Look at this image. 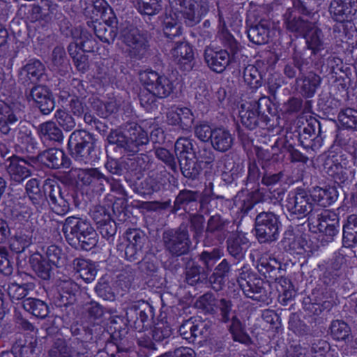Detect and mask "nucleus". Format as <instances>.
Wrapping results in <instances>:
<instances>
[{
  "instance_id": "obj_47",
  "label": "nucleus",
  "mask_w": 357,
  "mask_h": 357,
  "mask_svg": "<svg viewBox=\"0 0 357 357\" xmlns=\"http://www.w3.org/2000/svg\"><path fill=\"white\" fill-rule=\"evenodd\" d=\"M21 160L18 157H12L8 165V172L13 180L20 183L22 181V167Z\"/></svg>"
},
{
  "instance_id": "obj_49",
  "label": "nucleus",
  "mask_w": 357,
  "mask_h": 357,
  "mask_svg": "<svg viewBox=\"0 0 357 357\" xmlns=\"http://www.w3.org/2000/svg\"><path fill=\"white\" fill-rule=\"evenodd\" d=\"M55 118L58 123L67 131L71 130L75 126L73 118L66 111H56Z\"/></svg>"
},
{
  "instance_id": "obj_43",
  "label": "nucleus",
  "mask_w": 357,
  "mask_h": 357,
  "mask_svg": "<svg viewBox=\"0 0 357 357\" xmlns=\"http://www.w3.org/2000/svg\"><path fill=\"white\" fill-rule=\"evenodd\" d=\"M230 331L235 341L245 344L250 342V337L245 333L241 323L236 317L232 319L231 325L230 326Z\"/></svg>"
},
{
  "instance_id": "obj_7",
  "label": "nucleus",
  "mask_w": 357,
  "mask_h": 357,
  "mask_svg": "<svg viewBox=\"0 0 357 357\" xmlns=\"http://www.w3.org/2000/svg\"><path fill=\"white\" fill-rule=\"evenodd\" d=\"M109 141L118 144L129 151L137 152L139 146L148 143L149 137L141 126H135L123 132H112Z\"/></svg>"
},
{
  "instance_id": "obj_20",
  "label": "nucleus",
  "mask_w": 357,
  "mask_h": 357,
  "mask_svg": "<svg viewBox=\"0 0 357 357\" xmlns=\"http://www.w3.org/2000/svg\"><path fill=\"white\" fill-rule=\"evenodd\" d=\"M283 23L286 29L291 33L303 35L312 22L298 16L293 8H287L282 15Z\"/></svg>"
},
{
  "instance_id": "obj_38",
  "label": "nucleus",
  "mask_w": 357,
  "mask_h": 357,
  "mask_svg": "<svg viewBox=\"0 0 357 357\" xmlns=\"http://www.w3.org/2000/svg\"><path fill=\"white\" fill-rule=\"evenodd\" d=\"M51 66L54 70L64 72L68 67V61L64 48L56 46L52 53Z\"/></svg>"
},
{
  "instance_id": "obj_14",
  "label": "nucleus",
  "mask_w": 357,
  "mask_h": 357,
  "mask_svg": "<svg viewBox=\"0 0 357 357\" xmlns=\"http://www.w3.org/2000/svg\"><path fill=\"white\" fill-rule=\"evenodd\" d=\"M167 123L178 126L184 131H190L194 122V116L188 107H172L167 114Z\"/></svg>"
},
{
  "instance_id": "obj_2",
  "label": "nucleus",
  "mask_w": 357,
  "mask_h": 357,
  "mask_svg": "<svg viewBox=\"0 0 357 357\" xmlns=\"http://www.w3.org/2000/svg\"><path fill=\"white\" fill-rule=\"evenodd\" d=\"M219 21L220 40L224 47L229 50L230 53L227 50H215L212 48H206L204 52V59L208 66L218 73H222L229 63L236 61L241 48L240 44L226 29L225 22L220 13Z\"/></svg>"
},
{
  "instance_id": "obj_29",
  "label": "nucleus",
  "mask_w": 357,
  "mask_h": 357,
  "mask_svg": "<svg viewBox=\"0 0 357 357\" xmlns=\"http://www.w3.org/2000/svg\"><path fill=\"white\" fill-rule=\"evenodd\" d=\"M18 120L13 109L3 101H0V132L7 134L10 126L15 124Z\"/></svg>"
},
{
  "instance_id": "obj_22",
  "label": "nucleus",
  "mask_w": 357,
  "mask_h": 357,
  "mask_svg": "<svg viewBox=\"0 0 357 357\" xmlns=\"http://www.w3.org/2000/svg\"><path fill=\"white\" fill-rule=\"evenodd\" d=\"M47 199L52 211L58 215H63L70 210L68 202L61 196L59 187L48 186Z\"/></svg>"
},
{
  "instance_id": "obj_4",
  "label": "nucleus",
  "mask_w": 357,
  "mask_h": 357,
  "mask_svg": "<svg viewBox=\"0 0 357 357\" xmlns=\"http://www.w3.org/2000/svg\"><path fill=\"white\" fill-rule=\"evenodd\" d=\"M171 7L181 13L185 24H198L209 10L208 0H169Z\"/></svg>"
},
{
  "instance_id": "obj_61",
  "label": "nucleus",
  "mask_w": 357,
  "mask_h": 357,
  "mask_svg": "<svg viewBox=\"0 0 357 357\" xmlns=\"http://www.w3.org/2000/svg\"><path fill=\"white\" fill-rule=\"evenodd\" d=\"M161 357H196L195 352L193 349L189 347H179L177 348L173 355L166 354Z\"/></svg>"
},
{
  "instance_id": "obj_64",
  "label": "nucleus",
  "mask_w": 357,
  "mask_h": 357,
  "mask_svg": "<svg viewBox=\"0 0 357 357\" xmlns=\"http://www.w3.org/2000/svg\"><path fill=\"white\" fill-rule=\"evenodd\" d=\"M155 155L158 159L161 160L167 164L172 165L174 163V156L166 149H157L155 151Z\"/></svg>"
},
{
  "instance_id": "obj_35",
  "label": "nucleus",
  "mask_w": 357,
  "mask_h": 357,
  "mask_svg": "<svg viewBox=\"0 0 357 357\" xmlns=\"http://www.w3.org/2000/svg\"><path fill=\"white\" fill-rule=\"evenodd\" d=\"M24 309L37 317L44 318L47 315L46 304L40 300L31 298H24Z\"/></svg>"
},
{
  "instance_id": "obj_57",
  "label": "nucleus",
  "mask_w": 357,
  "mask_h": 357,
  "mask_svg": "<svg viewBox=\"0 0 357 357\" xmlns=\"http://www.w3.org/2000/svg\"><path fill=\"white\" fill-rule=\"evenodd\" d=\"M26 190L31 199H37L40 195V189L38 181L35 178L29 180L26 184Z\"/></svg>"
},
{
  "instance_id": "obj_45",
  "label": "nucleus",
  "mask_w": 357,
  "mask_h": 357,
  "mask_svg": "<svg viewBox=\"0 0 357 357\" xmlns=\"http://www.w3.org/2000/svg\"><path fill=\"white\" fill-rule=\"evenodd\" d=\"M41 134L50 140L60 141L62 139V132L53 122H46L41 125Z\"/></svg>"
},
{
  "instance_id": "obj_10",
  "label": "nucleus",
  "mask_w": 357,
  "mask_h": 357,
  "mask_svg": "<svg viewBox=\"0 0 357 357\" xmlns=\"http://www.w3.org/2000/svg\"><path fill=\"white\" fill-rule=\"evenodd\" d=\"M328 12L334 21H350L357 13V0H332Z\"/></svg>"
},
{
  "instance_id": "obj_36",
  "label": "nucleus",
  "mask_w": 357,
  "mask_h": 357,
  "mask_svg": "<svg viewBox=\"0 0 357 357\" xmlns=\"http://www.w3.org/2000/svg\"><path fill=\"white\" fill-rule=\"evenodd\" d=\"M70 44H76L79 50L84 52H94L98 49L96 39L86 30H82L76 41Z\"/></svg>"
},
{
  "instance_id": "obj_25",
  "label": "nucleus",
  "mask_w": 357,
  "mask_h": 357,
  "mask_svg": "<svg viewBox=\"0 0 357 357\" xmlns=\"http://www.w3.org/2000/svg\"><path fill=\"white\" fill-rule=\"evenodd\" d=\"M293 8L298 13L308 17L316 23L319 18V4L317 0H293Z\"/></svg>"
},
{
  "instance_id": "obj_58",
  "label": "nucleus",
  "mask_w": 357,
  "mask_h": 357,
  "mask_svg": "<svg viewBox=\"0 0 357 357\" xmlns=\"http://www.w3.org/2000/svg\"><path fill=\"white\" fill-rule=\"evenodd\" d=\"M50 357H73L72 350L64 342L54 347L50 352Z\"/></svg>"
},
{
  "instance_id": "obj_5",
  "label": "nucleus",
  "mask_w": 357,
  "mask_h": 357,
  "mask_svg": "<svg viewBox=\"0 0 357 357\" xmlns=\"http://www.w3.org/2000/svg\"><path fill=\"white\" fill-rule=\"evenodd\" d=\"M121 40L127 47L130 58L141 60L149 54V44L145 33L135 27H127L121 32Z\"/></svg>"
},
{
  "instance_id": "obj_21",
  "label": "nucleus",
  "mask_w": 357,
  "mask_h": 357,
  "mask_svg": "<svg viewBox=\"0 0 357 357\" xmlns=\"http://www.w3.org/2000/svg\"><path fill=\"white\" fill-rule=\"evenodd\" d=\"M241 123L250 130H252L258 123V105L257 102H245L241 105L238 110Z\"/></svg>"
},
{
  "instance_id": "obj_52",
  "label": "nucleus",
  "mask_w": 357,
  "mask_h": 357,
  "mask_svg": "<svg viewBox=\"0 0 357 357\" xmlns=\"http://www.w3.org/2000/svg\"><path fill=\"white\" fill-rule=\"evenodd\" d=\"M215 298L211 294H205L196 301L197 307L202 309L208 312L214 310Z\"/></svg>"
},
{
  "instance_id": "obj_9",
  "label": "nucleus",
  "mask_w": 357,
  "mask_h": 357,
  "mask_svg": "<svg viewBox=\"0 0 357 357\" xmlns=\"http://www.w3.org/2000/svg\"><path fill=\"white\" fill-rule=\"evenodd\" d=\"M175 153L179 160L181 168L185 176H190L189 171L195 165V151L192 141L185 137H180L175 144Z\"/></svg>"
},
{
  "instance_id": "obj_56",
  "label": "nucleus",
  "mask_w": 357,
  "mask_h": 357,
  "mask_svg": "<svg viewBox=\"0 0 357 357\" xmlns=\"http://www.w3.org/2000/svg\"><path fill=\"white\" fill-rule=\"evenodd\" d=\"M213 130L206 123H200L195 128V135L202 141L206 142L212 139Z\"/></svg>"
},
{
  "instance_id": "obj_16",
  "label": "nucleus",
  "mask_w": 357,
  "mask_h": 357,
  "mask_svg": "<svg viewBox=\"0 0 357 357\" xmlns=\"http://www.w3.org/2000/svg\"><path fill=\"white\" fill-rule=\"evenodd\" d=\"M238 283L244 294L254 300H258V294L263 290V281L254 275L242 272L238 278Z\"/></svg>"
},
{
  "instance_id": "obj_24",
  "label": "nucleus",
  "mask_w": 357,
  "mask_h": 357,
  "mask_svg": "<svg viewBox=\"0 0 357 357\" xmlns=\"http://www.w3.org/2000/svg\"><path fill=\"white\" fill-rule=\"evenodd\" d=\"M204 323L199 317L191 318L184 321L179 328L180 335L188 342H193L195 338L203 333Z\"/></svg>"
},
{
  "instance_id": "obj_8",
  "label": "nucleus",
  "mask_w": 357,
  "mask_h": 357,
  "mask_svg": "<svg viewBox=\"0 0 357 357\" xmlns=\"http://www.w3.org/2000/svg\"><path fill=\"white\" fill-rule=\"evenodd\" d=\"M278 218L273 213H261L256 218V236L261 243L273 241L279 234Z\"/></svg>"
},
{
  "instance_id": "obj_50",
  "label": "nucleus",
  "mask_w": 357,
  "mask_h": 357,
  "mask_svg": "<svg viewBox=\"0 0 357 357\" xmlns=\"http://www.w3.org/2000/svg\"><path fill=\"white\" fill-rule=\"evenodd\" d=\"M229 268L228 263L225 260H223L215 268V272L214 273L213 276L210 278V281L211 282L216 283L217 282L219 284V287L213 286V289L216 291L221 289L220 284L223 281V277L225 273L228 272Z\"/></svg>"
},
{
  "instance_id": "obj_31",
  "label": "nucleus",
  "mask_w": 357,
  "mask_h": 357,
  "mask_svg": "<svg viewBox=\"0 0 357 357\" xmlns=\"http://www.w3.org/2000/svg\"><path fill=\"white\" fill-rule=\"evenodd\" d=\"M29 262L33 271L40 278L44 280L50 278L51 265L47 262L46 259H44L40 254L35 253L32 255Z\"/></svg>"
},
{
  "instance_id": "obj_13",
  "label": "nucleus",
  "mask_w": 357,
  "mask_h": 357,
  "mask_svg": "<svg viewBox=\"0 0 357 357\" xmlns=\"http://www.w3.org/2000/svg\"><path fill=\"white\" fill-rule=\"evenodd\" d=\"M163 239L166 248L174 255L185 254L189 249L190 241L185 230L166 231Z\"/></svg>"
},
{
  "instance_id": "obj_51",
  "label": "nucleus",
  "mask_w": 357,
  "mask_h": 357,
  "mask_svg": "<svg viewBox=\"0 0 357 357\" xmlns=\"http://www.w3.org/2000/svg\"><path fill=\"white\" fill-rule=\"evenodd\" d=\"M343 234L349 238L357 241V215L353 214L348 217L347 222L343 227Z\"/></svg>"
},
{
  "instance_id": "obj_53",
  "label": "nucleus",
  "mask_w": 357,
  "mask_h": 357,
  "mask_svg": "<svg viewBox=\"0 0 357 357\" xmlns=\"http://www.w3.org/2000/svg\"><path fill=\"white\" fill-rule=\"evenodd\" d=\"M222 256V252L219 248L214 249L211 252L204 251L201 255V259L208 268L212 267L217 260Z\"/></svg>"
},
{
  "instance_id": "obj_42",
  "label": "nucleus",
  "mask_w": 357,
  "mask_h": 357,
  "mask_svg": "<svg viewBox=\"0 0 357 357\" xmlns=\"http://www.w3.org/2000/svg\"><path fill=\"white\" fill-rule=\"evenodd\" d=\"M137 10L144 15H153L162 10L159 0H138Z\"/></svg>"
},
{
  "instance_id": "obj_6",
  "label": "nucleus",
  "mask_w": 357,
  "mask_h": 357,
  "mask_svg": "<svg viewBox=\"0 0 357 357\" xmlns=\"http://www.w3.org/2000/svg\"><path fill=\"white\" fill-rule=\"evenodd\" d=\"M93 144L92 135L85 130L74 131L68 140V146L72 156L75 160L84 163L91 162L93 160L92 155Z\"/></svg>"
},
{
  "instance_id": "obj_3",
  "label": "nucleus",
  "mask_w": 357,
  "mask_h": 357,
  "mask_svg": "<svg viewBox=\"0 0 357 357\" xmlns=\"http://www.w3.org/2000/svg\"><path fill=\"white\" fill-rule=\"evenodd\" d=\"M63 231L70 244L85 250H90L98 242V234L90 223L77 218H66Z\"/></svg>"
},
{
  "instance_id": "obj_63",
  "label": "nucleus",
  "mask_w": 357,
  "mask_h": 357,
  "mask_svg": "<svg viewBox=\"0 0 357 357\" xmlns=\"http://www.w3.org/2000/svg\"><path fill=\"white\" fill-rule=\"evenodd\" d=\"M244 79L249 89H258L261 85L260 78L253 75L252 73L248 74L247 72H245Z\"/></svg>"
},
{
  "instance_id": "obj_19",
  "label": "nucleus",
  "mask_w": 357,
  "mask_h": 357,
  "mask_svg": "<svg viewBox=\"0 0 357 357\" xmlns=\"http://www.w3.org/2000/svg\"><path fill=\"white\" fill-rule=\"evenodd\" d=\"M312 23L302 36L305 40L306 47L316 55L324 49V35L321 29Z\"/></svg>"
},
{
  "instance_id": "obj_60",
  "label": "nucleus",
  "mask_w": 357,
  "mask_h": 357,
  "mask_svg": "<svg viewBox=\"0 0 357 357\" xmlns=\"http://www.w3.org/2000/svg\"><path fill=\"white\" fill-rule=\"evenodd\" d=\"M224 221L220 215L212 216L208 222L207 231L214 232L221 230L224 227Z\"/></svg>"
},
{
  "instance_id": "obj_55",
  "label": "nucleus",
  "mask_w": 357,
  "mask_h": 357,
  "mask_svg": "<svg viewBox=\"0 0 357 357\" xmlns=\"http://www.w3.org/2000/svg\"><path fill=\"white\" fill-rule=\"evenodd\" d=\"M98 224L99 225L100 232L104 238H109L116 234V227L114 222L110 220H105L103 222H98Z\"/></svg>"
},
{
  "instance_id": "obj_37",
  "label": "nucleus",
  "mask_w": 357,
  "mask_h": 357,
  "mask_svg": "<svg viewBox=\"0 0 357 357\" xmlns=\"http://www.w3.org/2000/svg\"><path fill=\"white\" fill-rule=\"evenodd\" d=\"M63 156V152L57 149H50L40 155L42 162L51 168H58L62 164Z\"/></svg>"
},
{
  "instance_id": "obj_17",
  "label": "nucleus",
  "mask_w": 357,
  "mask_h": 357,
  "mask_svg": "<svg viewBox=\"0 0 357 357\" xmlns=\"http://www.w3.org/2000/svg\"><path fill=\"white\" fill-rule=\"evenodd\" d=\"M171 54L175 61L179 64L184 70L189 71L192 68L194 53L192 47L186 42H176L172 49Z\"/></svg>"
},
{
  "instance_id": "obj_23",
  "label": "nucleus",
  "mask_w": 357,
  "mask_h": 357,
  "mask_svg": "<svg viewBox=\"0 0 357 357\" xmlns=\"http://www.w3.org/2000/svg\"><path fill=\"white\" fill-rule=\"evenodd\" d=\"M139 79L145 89H151L150 87L155 89H165L167 87L169 89H172V86L166 77L160 76L153 70L141 73Z\"/></svg>"
},
{
  "instance_id": "obj_40",
  "label": "nucleus",
  "mask_w": 357,
  "mask_h": 357,
  "mask_svg": "<svg viewBox=\"0 0 357 357\" xmlns=\"http://www.w3.org/2000/svg\"><path fill=\"white\" fill-rule=\"evenodd\" d=\"M331 333L333 339L337 341H347L351 335V330L345 322L335 320L331 324Z\"/></svg>"
},
{
  "instance_id": "obj_18",
  "label": "nucleus",
  "mask_w": 357,
  "mask_h": 357,
  "mask_svg": "<svg viewBox=\"0 0 357 357\" xmlns=\"http://www.w3.org/2000/svg\"><path fill=\"white\" fill-rule=\"evenodd\" d=\"M313 208L318 210V206L326 207L334 203L338 197L337 190L333 187L328 188H314L310 193Z\"/></svg>"
},
{
  "instance_id": "obj_62",
  "label": "nucleus",
  "mask_w": 357,
  "mask_h": 357,
  "mask_svg": "<svg viewBox=\"0 0 357 357\" xmlns=\"http://www.w3.org/2000/svg\"><path fill=\"white\" fill-rule=\"evenodd\" d=\"M305 243L304 240L298 237L289 243V249L292 250L294 254L301 255L305 252Z\"/></svg>"
},
{
  "instance_id": "obj_44",
  "label": "nucleus",
  "mask_w": 357,
  "mask_h": 357,
  "mask_svg": "<svg viewBox=\"0 0 357 357\" xmlns=\"http://www.w3.org/2000/svg\"><path fill=\"white\" fill-rule=\"evenodd\" d=\"M338 120L343 127L354 128L357 125V110L347 108L341 111L338 115Z\"/></svg>"
},
{
  "instance_id": "obj_48",
  "label": "nucleus",
  "mask_w": 357,
  "mask_h": 357,
  "mask_svg": "<svg viewBox=\"0 0 357 357\" xmlns=\"http://www.w3.org/2000/svg\"><path fill=\"white\" fill-rule=\"evenodd\" d=\"M259 264L261 267L259 271H263L264 275L281 268V263L275 258L271 257H262L259 260Z\"/></svg>"
},
{
  "instance_id": "obj_27",
  "label": "nucleus",
  "mask_w": 357,
  "mask_h": 357,
  "mask_svg": "<svg viewBox=\"0 0 357 357\" xmlns=\"http://www.w3.org/2000/svg\"><path fill=\"white\" fill-rule=\"evenodd\" d=\"M248 246L249 241L242 232L232 234L227 240V250L234 257L242 255Z\"/></svg>"
},
{
  "instance_id": "obj_54",
  "label": "nucleus",
  "mask_w": 357,
  "mask_h": 357,
  "mask_svg": "<svg viewBox=\"0 0 357 357\" xmlns=\"http://www.w3.org/2000/svg\"><path fill=\"white\" fill-rule=\"evenodd\" d=\"M24 8L27 9V17L29 18L31 22L42 20L45 15L43 8L38 5L31 4L27 6L26 4H24Z\"/></svg>"
},
{
  "instance_id": "obj_59",
  "label": "nucleus",
  "mask_w": 357,
  "mask_h": 357,
  "mask_svg": "<svg viewBox=\"0 0 357 357\" xmlns=\"http://www.w3.org/2000/svg\"><path fill=\"white\" fill-rule=\"evenodd\" d=\"M321 83V77L313 73L309 75L303 80L302 89H314L317 88Z\"/></svg>"
},
{
  "instance_id": "obj_34",
  "label": "nucleus",
  "mask_w": 357,
  "mask_h": 357,
  "mask_svg": "<svg viewBox=\"0 0 357 357\" xmlns=\"http://www.w3.org/2000/svg\"><path fill=\"white\" fill-rule=\"evenodd\" d=\"M32 96L44 114H49L54 107V101L49 91H32Z\"/></svg>"
},
{
  "instance_id": "obj_41",
  "label": "nucleus",
  "mask_w": 357,
  "mask_h": 357,
  "mask_svg": "<svg viewBox=\"0 0 357 357\" xmlns=\"http://www.w3.org/2000/svg\"><path fill=\"white\" fill-rule=\"evenodd\" d=\"M47 262L54 266H61L65 264L66 257L65 255L62 252L61 250L55 245H50L45 250Z\"/></svg>"
},
{
  "instance_id": "obj_15",
  "label": "nucleus",
  "mask_w": 357,
  "mask_h": 357,
  "mask_svg": "<svg viewBox=\"0 0 357 357\" xmlns=\"http://www.w3.org/2000/svg\"><path fill=\"white\" fill-rule=\"evenodd\" d=\"M126 238L128 244L125 249V257L127 260L134 261L140 255L146 238L141 231L136 229L128 231Z\"/></svg>"
},
{
  "instance_id": "obj_46",
  "label": "nucleus",
  "mask_w": 357,
  "mask_h": 357,
  "mask_svg": "<svg viewBox=\"0 0 357 357\" xmlns=\"http://www.w3.org/2000/svg\"><path fill=\"white\" fill-rule=\"evenodd\" d=\"M139 100L142 107L148 112H151L157 108V98L152 91H140Z\"/></svg>"
},
{
  "instance_id": "obj_11",
  "label": "nucleus",
  "mask_w": 357,
  "mask_h": 357,
  "mask_svg": "<svg viewBox=\"0 0 357 357\" xmlns=\"http://www.w3.org/2000/svg\"><path fill=\"white\" fill-rule=\"evenodd\" d=\"M117 18L109 17L104 22L89 21L87 26L93 31L94 33L103 43L111 44L117 36Z\"/></svg>"
},
{
  "instance_id": "obj_32",
  "label": "nucleus",
  "mask_w": 357,
  "mask_h": 357,
  "mask_svg": "<svg viewBox=\"0 0 357 357\" xmlns=\"http://www.w3.org/2000/svg\"><path fill=\"white\" fill-rule=\"evenodd\" d=\"M44 69V66L38 60H34L24 67V70L27 73V77L33 84L30 89H36L38 87H43L42 86L37 84L36 82L42 79L43 77H45L43 73Z\"/></svg>"
},
{
  "instance_id": "obj_28",
  "label": "nucleus",
  "mask_w": 357,
  "mask_h": 357,
  "mask_svg": "<svg viewBox=\"0 0 357 357\" xmlns=\"http://www.w3.org/2000/svg\"><path fill=\"white\" fill-rule=\"evenodd\" d=\"M74 266L80 278L85 282H90L95 279L97 268L91 261L85 259H76L74 260Z\"/></svg>"
},
{
  "instance_id": "obj_33",
  "label": "nucleus",
  "mask_w": 357,
  "mask_h": 357,
  "mask_svg": "<svg viewBox=\"0 0 357 357\" xmlns=\"http://www.w3.org/2000/svg\"><path fill=\"white\" fill-rule=\"evenodd\" d=\"M32 96L44 114H49L54 107V101L49 91H32Z\"/></svg>"
},
{
  "instance_id": "obj_26",
  "label": "nucleus",
  "mask_w": 357,
  "mask_h": 357,
  "mask_svg": "<svg viewBox=\"0 0 357 357\" xmlns=\"http://www.w3.org/2000/svg\"><path fill=\"white\" fill-rule=\"evenodd\" d=\"M233 142L234 137L227 130L220 128L213 130L211 144L215 149L222 152L227 151L231 147Z\"/></svg>"
},
{
  "instance_id": "obj_30",
  "label": "nucleus",
  "mask_w": 357,
  "mask_h": 357,
  "mask_svg": "<svg viewBox=\"0 0 357 357\" xmlns=\"http://www.w3.org/2000/svg\"><path fill=\"white\" fill-rule=\"evenodd\" d=\"M68 52L77 70L82 73L86 72L89 68V63L88 56L84 52L79 50L76 44H69Z\"/></svg>"
},
{
  "instance_id": "obj_12",
  "label": "nucleus",
  "mask_w": 357,
  "mask_h": 357,
  "mask_svg": "<svg viewBox=\"0 0 357 357\" xmlns=\"http://www.w3.org/2000/svg\"><path fill=\"white\" fill-rule=\"evenodd\" d=\"M250 19L247 22V33L249 40L256 45H264L269 41L271 33V22L266 19L255 20L250 23Z\"/></svg>"
},
{
  "instance_id": "obj_39",
  "label": "nucleus",
  "mask_w": 357,
  "mask_h": 357,
  "mask_svg": "<svg viewBox=\"0 0 357 357\" xmlns=\"http://www.w3.org/2000/svg\"><path fill=\"white\" fill-rule=\"evenodd\" d=\"M163 32L169 40H174L181 35V24L172 15L167 16L163 22Z\"/></svg>"
},
{
  "instance_id": "obj_1",
  "label": "nucleus",
  "mask_w": 357,
  "mask_h": 357,
  "mask_svg": "<svg viewBox=\"0 0 357 357\" xmlns=\"http://www.w3.org/2000/svg\"><path fill=\"white\" fill-rule=\"evenodd\" d=\"M310 197L302 190H298L289 194L286 200V208L297 218H303L307 215L309 227L313 232L323 233L326 241H331L339 231V219L337 215L332 211L324 210L315 216L317 209L313 208Z\"/></svg>"
}]
</instances>
